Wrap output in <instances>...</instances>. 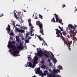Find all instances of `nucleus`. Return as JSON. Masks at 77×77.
Returning <instances> with one entry per match:
<instances>
[{
    "mask_svg": "<svg viewBox=\"0 0 77 77\" xmlns=\"http://www.w3.org/2000/svg\"><path fill=\"white\" fill-rule=\"evenodd\" d=\"M51 21H52V22H53V23H56V21L54 20V18H53L51 19Z\"/></svg>",
    "mask_w": 77,
    "mask_h": 77,
    "instance_id": "a211bd4d",
    "label": "nucleus"
},
{
    "mask_svg": "<svg viewBox=\"0 0 77 77\" xmlns=\"http://www.w3.org/2000/svg\"><path fill=\"white\" fill-rule=\"evenodd\" d=\"M59 16H57V17H55L56 21V23H57V22H58L59 21V19L58 18Z\"/></svg>",
    "mask_w": 77,
    "mask_h": 77,
    "instance_id": "dca6fc26",
    "label": "nucleus"
},
{
    "mask_svg": "<svg viewBox=\"0 0 77 77\" xmlns=\"http://www.w3.org/2000/svg\"><path fill=\"white\" fill-rule=\"evenodd\" d=\"M28 60H30V59H31V58H30V57H28Z\"/></svg>",
    "mask_w": 77,
    "mask_h": 77,
    "instance_id": "58836bf2",
    "label": "nucleus"
},
{
    "mask_svg": "<svg viewBox=\"0 0 77 77\" xmlns=\"http://www.w3.org/2000/svg\"><path fill=\"white\" fill-rule=\"evenodd\" d=\"M58 27L60 29V30L58 29H55V30H57V31H56V34H57L58 37H60V34L63 41H65V38L63 37V36H62V32H61V31H62V32H63V28H61V27H60V26H59Z\"/></svg>",
    "mask_w": 77,
    "mask_h": 77,
    "instance_id": "20e7f679",
    "label": "nucleus"
},
{
    "mask_svg": "<svg viewBox=\"0 0 77 77\" xmlns=\"http://www.w3.org/2000/svg\"><path fill=\"white\" fill-rule=\"evenodd\" d=\"M69 29H70V33L71 35L73 36V37H74L75 35H76V33L75 32H74V31H75V28L77 27L76 26V25H74V26H72V24H70L69 25Z\"/></svg>",
    "mask_w": 77,
    "mask_h": 77,
    "instance_id": "7ed1b4c3",
    "label": "nucleus"
},
{
    "mask_svg": "<svg viewBox=\"0 0 77 77\" xmlns=\"http://www.w3.org/2000/svg\"><path fill=\"white\" fill-rule=\"evenodd\" d=\"M6 30H7L8 32V33H9L10 32H11V26L9 25H9H8V26L7 27Z\"/></svg>",
    "mask_w": 77,
    "mask_h": 77,
    "instance_id": "9b49d317",
    "label": "nucleus"
},
{
    "mask_svg": "<svg viewBox=\"0 0 77 77\" xmlns=\"http://www.w3.org/2000/svg\"><path fill=\"white\" fill-rule=\"evenodd\" d=\"M38 58L36 56H35L34 58V62L33 63V65L31 62H28L25 65V67H30L32 68H34L35 67V64L37 63V61L38 60Z\"/></svg>",
    "mask_w": 77,
    "mask_h": 77,
    "instance_id": "f03ea898",
    "label": "nucleus"
},
{
    "mask_svg": "<svg viewBox=\"0 0 77 77\" xmlns=\"http://www.w3.org/2000/svg\"><path fill=\"white\" fill-rule=\"evenodd\" d=\"M22 40H23V41H24V38H22Z\"/></svg>",
    "mask_w": 77,
    "mask_h": 77,
    "instance_id": "09e8293b",
    "label": "nucleus"
},
{
    "mask_svg": "<svg viewBox=\"0 0 77 77\" xmlns=\"http://www.w3.org/2000/svg\"><path fill=\"white\" fill-rule=\"evenodd\" d=\"M44 61H43V62H42V63H44Z\"/></svg>",
    "mask_w": 77,
    "mask_h": 77,
    "instance_id": "680f3d73",
    "label": "nucleus"
},
{
    "mask_svg": "<svg viewBox=\"0 0 77 77\" xmlns=\"http://www.w3.org/2000/svg\"><path fill=\"white\" fill-rule=\"evenodd\" d=\"M51 66V64H50V66Z\"/></svg>",
    "mask_w": 77,
    "mask_h": 77,
    "instance_id": "0e129e2a",
    "label": "nucleus"
},
{
    "mask_svg": "<svg viewBox=\"0 0 77 77\" xmlns=\"http://www.w3.org/2000/svg\"><path fill=\"white\" fill-rule=\"evenodd\" d=\"M54 15L55 16V17H59V16H58V15H57L56 14H54Z\"/></svg>",
    "mask_w": 77,
    "mask_h": 77,
    "instance_id": "c756f323",
    "label": "nucleus"
},
{
    "mask_svg": "<svg viewBox=\"0 0 77 77\" xmlns=\"http://www.w3.org/2000/svg\"><path fill=\"white\" fill-rule=\"evenodd\" d=\"M27 43H26V42H25V44H27Z\"/></svg>",
    "mask_w": 77,
    "mask_h": 77,
    "instance_id": "4d7b16f0",
    "label": "nucleus"
},
{
    "mask_svg": "<svg viewBox=\"0 0 77 77\" xmlns=\"http://www.w3.org/2000/svg\"><path fill=\"white\" fill-rule=\"evenodd\" d=\"M32 31H33V32H34V31H35V30L33 29V30H32Z\"/></svg>",
    "mask_w": 77,
    "mask_h": 77,
    "instance_id": "bf43d9fd",
    "label": "nucleus"
},
{
    "mask_svg": "<svg viewBox=\"0 0 77 77\" xmlns=\"http://www.w3.org/2000/svg\"><path fill=\"white\" fill-rule=\"evenodd\" d=\"M14 11H16V10H14Z\"/></svg>",
    "mask_w": 77,
    "mask_h": 77,
    "instance_id": "774afa93",
    "label": "nucleus"
},
{
    "mask_svg": "<svg viewBox=\"0 0 77 77\" xmlns=\"http://www.w3.org/2000/svg\"><path fill=\"white\" fill-rule=\"evenodd\" d=\"M16 41H17V42H19L20 41V39H19V38L16 39Z\"/></svg>",
    "mask_w": 77,
    "mask_h": 77,
    "instance_id": "e433bc0d",
    "label": "nucleus"
},
{
    "mask_svg": "<svg viewBox=\"0 0 77 77\" xmlns=\"http://www.w3.org/2000/svg\"><path fill=\"white\" fill-rule=\"evenodd\" d=\"M75 9H77V8H76V7H75Z\"/></svg>",
    "mask_w": 77,
    "mask_h": 77,
    "instance_id": "e2e57ef3",
    "label": "nucleus"
},
{
    "mask_svg": "<svg viewBox=\"0 0 77 77\" xmlns=\"http://www.w3.org/2000/svg\"><path fill=\"white\" fill-rule=\"evenodd\" d=\"M40 21H37L36 22V24L37 26H39L40 24Z\"/></svg>",
    "mask_w": 77,
    "mask_h": 77,
    "instance_id": "f3484780",
    "label": "nucleus"
},
{
    "mask_svg": "<svg viewBox=\"0 0 77 77\" xmlns=\"http://www.w3.org/2000/svg\"><path fill=\"white\" fill-rule=\"evenodd\" d=\"M39 36V37H41V35H40Z\"/></svg>",
    "mask_w": 77,
    "mask_h": 77,
    "instance_id": "338daca9",
    "label": "nucleus"
},
{
    "mask_svg": "<svg viewBox=\"0 0 77 77\" xmlns=\"http://www.w3.org/2000/svg\"><path fill=\"white\" fill-rule=\"evenodd\" d=\"M37 37H38V38H39H39H40V37H39V35H37Z\"/></svg>",
    "mask_w": 77,
    "mask_h": 77,
    "instance_id": "37998d69",
    "label": "nucleus"
},
{
    "mask_svg": "<svg viewBox=\"0 0 77 77\" xmlns=\"http://www.w3.org/2000/svg\"><path fill=\"white\" fill-rule=\"evenodd\" d=\"M14 17L16 19H17L18 17H17V14H14Z\"/></svg>",
    "mask_w": 77,
    "mask_h": 77,
    "instance_id": "a878e982",
    "label": "nucleus"
},
{
    "mask_svg": "<svg viewBox=\"0 0 77 77\" xmlns=\"http://www.w3.org/2000/svg\"><path fill=\"white\" fill-rule=\"evenodd\" d=\"M10 35H11V36H14V32H11L10 34Z\"/></svg>",
    "mask_w": 77,
    "mask_h": 77,
    "instance_id": "aec40b11",
    "label": "nucleus"
},
{
    "mask_svg": "<svg viewBox=\"0 0 77 77\" xmlns=\"http://www.w3.org/2000/svg\"><path fill=\"white\" fill-rule=\"evenodd\" d=\"M57 77H61V76H57Z\"/></svg>",
    "mask_w": 77,
    "mask_h": 77,
    "instance_id": "13d9d810",
    "label": "nucleus"
},
{
    "mask_svg": "<svg viewBox=\"0 0 77 77\" xmlns=\"http://www.w3.org/2000/svg\"><path fill=\"white\" fill-rule=\"evenodd\" d=\"M46 74L48 75V71L46 70L44 71V73H43L42 72L41 75L42 77H44V76H45Z\"/></svg>",
    "mask_w": 77,
    "mask_h": 77,
    "instance_id": "9d476101",
    "label": "nucleus"
},
{
    "mask_svg": "<svg viewBox=\"0 0 77 77\" xmlns=\"http://www.w3.org/2000/svg\"><path fill=\"white\" fill-rule=\"evenodd\" d=\"M15 42L14 41H13L12 42H9V44L8 45V47L9 48H12V49L9 50V51L10 52V53L13 54L14 56H18L19 54V51H15L16 50V47L15 46V45H13V44H15Z\"/></svg>",
    "mask_w": 77,
    "mask_h": 77,
    "instance_id": "f257e3e1",
    "label": "nucleus"
},
{
    "mask_svg": "<svg viewBox=\"0 0 77 77\" xmlns=\"http://www.w3.org/2000/svg\"><path fill=\"white\" fill-rule=\"evenodd\" d=\"M45 45H47V43H46Z\"/></svg>",
    "mask_w": 77,
    "mask_h": 77,
    "instance_id": "052dcab7",
    "label": "nucleus"
},
{
    "mask_svg": "<svg viewBox=\"0 0 77 77\" xmlns=\"http://www.w3.org/2000/svg\"><path fill=\"white\" fill-rule=\"evenodd\" d=\"M42 41H43V42H44V43H45V44L46 43L45 42V41H44V39L42 40Z\"/></svg>",
    "mask_w": 77,
    "mask_h": 77,
    "instance_id": "a19ab883",
    "label": "nucleus"
},
{
    "mask_svg": "<svg viewBox=\"0 0 77 77\" xmlns=\"http://www.w3.org/2000/svg\"><path fill=\"white\" fill-rule=\"evenodd\" d=\"M2 16H3V14H2L1 15H0V17H2Z\"/></svg>",
    "mask_w": 77,
    "mask_h": 77,
    "instance_id": "473e14b6",
    "label": "nucleus"
},
{
    "mask_svg": "<svg viewBox=\"0 0 77 77\" xmlns=\"http://www.w3.org/2000/svg\"><path fill=\"white\" fill-rule=\"evenodd\" d=\"M24 12H27L26 11H25V10H23Z\"/></svg>",
    "mask_w": 77,
    "mask_h": 77,
    "instance_id": "6e6d98bb",
    "label": "nucleus"
},
{
    "mask_svg": "<svg viewBox=\"0 0 77 77\" xmlns=\"http://www.w3.org/2000/svg\"><path fill=\"white\" fill-rule=\"evenodd\" d=\"M31 26V31H32V29H33V28H34V27H33V26L32 25Z\"/></svg>",
    "mask_w": 77,
    "mask_h": 77,
    "instance_id": "7c9ffc66",
    "label": "nucleus"
},
{
    "mask_svg": "<svg viewBox=\"0 0 77 77\" xmlns=\"http://www.w3.org/2000/svg\"><path fill=\"white\" fill-rule=\"evenodd\" d=\"M36 74H38L39 75H41L42 72L40 71V68H38L37 69L36 71L35 72Z\"/></svg>",
    "mask_w": 77,
    "mask_h": 77,
    "instance_id": "1a4fd4ad",
    "label": "nucleus"
},
{
    "mask_svg": "<svg viewBox=\"0 0 77 77\" xmlns=\"http://www.w3.org/2000/svg\"><path fill=\"white\" fill-rule=\"evenodd\" d=\"M44 68H45V66Z\"/></svg>",
    "mask_w": 77,
    "mask_h": 77,
    "instance_id": "69168bd1",
    "label": "nucleus"
},
{
    "mask_svg": "<svg viewBox=\"0 0 77 77\" xmlns=\"http://www.w3.org/2000/svg\"><path fill=\"white\" fill-rule=\"evenodd\" d=\"M10 39H11V40H12L13 39V37H11V38H10Z\"/></svg>",
    "mask_w": 77,
    "mask_h": 77,
    "instance_id": "79ce46f5",
    "label": "nucleus"
},
{
    "mask_svg": "<svg viewBox=\"0 0 77 77\" xmlns=\"http://www.w3.org/2000/svg\"><path fill=\"white\" fill-rule=\"evenodd\" d=\"M31 23V19H28V23Z\"/></svg>",
    "mask_w": 77,
    "mask_h": 77,
    "instance_id": "bb28decb",
    "label": "nucleus"
},
{
    "mask_svg": "<svg viewBox=\"0 0 77 77\" xmlns=\"http://www.w3.org/2000/svg\"><path fill=\"white\" fill-rule=\"evenodd\" d=\"M58 68L59 69H63V68H62V66H61L60 65H59L58 66Z\"/></svg>",
    "mask_w": 77,
    "mask_h": 77,
    "instance_id": "2eb2a0df",
    "label": "nucleus"
},
{
    "mask_svg": "<svg viewBox=\"0 0 77 77\" xmlns=\"http://www.w3.org/2000/svg\"><path fill=\"white\" fill-rule=\"evenodd\" d=\"M18 36H16V39H18Z\"/></svg>",
    "mask_w": 77,
    "mask_h": 77,
    "instance_id": "f704fd0d",
    "label": "nucleus"
},
{
    "mask_svg": "<svg viewBox=\"0 0 77 77\" xmlns=\"http://www.w3.org/2000/svg\"><path fill=\"white\" fill-rule=\"evenodd\" d=\"M29 33H30V35H31V36H34V33H33L32 35V34L33 33V29L31 30V31L30 32H29Z\"/></svg>",
    "mask_w": 77,
    "mask_h": 77,
    "instance_id": "4468645a",
    "label": "nucleus"
},
{
    "mask_svg": "<svg viewBox=\"0 0 77 77\" xmlns=\"http://www.w3.org/2000/svg\"><path fill=\"white\" fill-rule=\"evenodd\" d=\"M29 24V26H30V27H31V26H32V24H31V23H28Z\"/></svg>",
    "mask_w": 77,
    "mask_h": 77,
    "instance_id": "cd10ccee",
    "label": "nucleus"
},
{
    "mask_svg": "<svg viewBox=\"0 0 77 77\" xmlns=\"http://www.w3.org/2000/svg\"><path fill=\"white\" fill-rule=\"evenodd\" d=\"M52 74H53V73L49 74V76H48L47 77H52Z\"/></svg>",
    "mask_w": 77,
    "mask_h": 77,
    "instance_id": "4be33fe9",
    "label": "nucleus"
},
{
    "mask_svg": "<svg viewBox=\"0 0 77 77\" xmlns=\"http://www.w3.org/2000/svg\"><path fill=\"white\" fill-rule=\"evenodd\" d=\"M34 14H35V13H34V14H33L32 17H34Z\"/></svg>",
    "mask_w": 77,
    "mask_h": 77,
    "instance_id": "603ef678",
    "label": "nucleus"
},
{
    "mask_svg": "<svg viewBox=\"0 0 77 77\" xmlns=\"http://www.w3.org/2000/svg\"><path fill=\"white\" fill-rule=\"evenodd\" d=\"M16 26H20V25L17 24H16Z\"/></svg>",
    "mask_w": 77,
    "mask_h": 77,
    "instance_id": "a18cd8bd",
    "label": "nucleus"
},
{
    "mask_svg": "<svg viewBox=\"0 0 77 77\" xmlns=\"http://www.w3.org/2000/svg\"><path fill=\"white\" fill-rule=\"evenodd\" d=\"M23 29H26V30H27V27H23Z\"/></svg>",
    "mask_w": 77,
    "mask_h": 77,
    "instance_id": "72a5a7b5",
    "label": "nucleus"
},
{
    "mask_svg": "<svg viewBox=\"0 0 77 77\" xmlns=\"http://www.w3.org/2000/svg\"><path fill=\"white\" fill-rule=\"evenodd\" d=\"M65 41H63V42H64L65 44H66V45H67V47H68L69 50H71V48H70V47H71V46L70 45L71 42L70 41H68L67 42H65Z\"/></svg>",
    "mask_w": 77,
    "mask_h": 77,
    "instance_id": "6e6552de",
    "label": "nucleus"
},
{
    "mask_svg": "<svg viewBox=\"0 0 77 77\" xmlns=\"http://www.w3.org/2000/svg\"><path fill=\"white\" fill-rule=\"evenodd\" d=\"M53 61L54 62H55V63H57V60H56V59L54 60Z\"/></svg>",
    "mask_w": 77,
    "mask_h": 77,
    "instance_id": "c85d7f7f",
    "label": "nucleus"
},
{
    "mask_svg": "<svg viewBox=\"0 0 77 77\" xmlns=\"http://www.w3.org/2000/svg\"><path fill=\"white\" fill-rule=\"evenodd\" d=\"M52 77H56V76L55 75H53L52 76Z\"/></svg>",
    "mask_w": 77,
    "mask_h": 77,
    "instance_id": "ea45409f",
    "label": "nucleus"
},
{
    "mask_svg": "<svg viewBox=\"0 0 77 77\" xmlns=\"http://www.w3.org/2000/svg\"><path fill=\"white\" fill-rule=\"evenodd\" d=\"M18 14H21V12H19Z\"/></svg>",
    "mask_w": 77,
    "mask_h": 77,
    "instance_id": "8fccbe9b",
    "label": "nucleus"
},
{
    "mask_svg": "<svg viewBox=\"0 0 77 77\" xmlns=\"http://www.w3.org/2000/svg\"><path fill=\"white\" fill-rule=\"evenodd\" d=\"M39 39L40 40V41H42V40H43L42 37H40V38H39Z\"/></svg>",
    "mask_w": 77,
    "mask_h": 77,
    "instance_id": "2f4dec72",
    "label": "nucleus"
},
{
    "mask_svg": "<svg viewBox=\"0 0 77 77\" xmlns=\"http://www.w3.org/2000/svg\"><path fill=\"white\" fill-rule=\"evenodd\" d=\"M17 48L19 49V50H23L24 49V46H23V43L20 42L19 44V46H18Z\"/></svg>",
    "mask_w": 77,
    "mask_h": 77,
    "instance_id": "0eeeda50",
    "label": "nucleus"
},
{
    "mask_svg": "<svg viewBox=\"0 0 77 77\" xmlns=\"http://www.w3.org/2000/svg\"><path fill=\"white\" fill-rule=\"evenodd\" d=\"M31 38H32V37H29V38H28V39H29H29H31Z\"/></svg>",
    "mask_w": 77,
    "mask_h": 77,
    "instance_id": "49530a36",
    "label": "nucleus"
},
{
    "mask_svg": "<svg viewBox=\"0 0 77 77\" xmlns=\"http://www.w3.org/2000/svg\"><path fill=\"white\" fill-rule=\"evenodd\" d=\"M58 21H59L58 23H60V24H61V23H62V20L60 19Z\"/></svg>",
    "mask_w": 77,
    "mask_h": 77,
    "instance_id": "393cba45",
    "label": "nucleus"
},
{
    "mask_svg": "<svg viewBox=\"0 0 77 77\" xmlns=\"http://www.w3.org/2000/svg\"><path fill=\"white\" fill-rule=\"evenodd\" d=\"M35 20L38 19V17H37V16H36V15H35Z\"/></svg>",
    "mask_w": 77,
    "mask_h": 77,
    "instance_id": "4c0bfd02",
    "label": "nucleus"
},
{
    "mask_svg": "<svg viewBox=\"0 0 77 77\" xmlns=\"http://www.w3.org/2000/svg\"><path fill=\"white\" fill-rule=\"evenodd\" d=\"M33 47H35H35H36L34 45H33Z\"/></svg>",
    "mask_w": 77,
    "mask_h": 77,
    "instance_id": "864d4df0",
    "label": "nucleus"
},
{
    "mask_svg": "<svg viewBox=\"0 0 77 77\" xmlns=\"http://www.w3.org/2000/svg\"><path fill=\"white\" fill-rule=\"evenodd\" d=\"M13 12H14V14H16V13H15V12L14 11Z\"/></svg>",
    "mask_w": 77,
    "mask_h": 77,
    "instance_id": "3c124183",
    "label": "nucleus"
},
{
    "mask_svg": "<svg viewBox=\"0 0 77 77\" xmlns=\"http://www.w3.org/2000/svg\"><path fill=\"white\" fill-rule=\"evenodd\" d=\"M75 11H77V9H75Z\"/></svg>",
    "mask_w": 77,
    "mask_h": 77,
    "instance_id": "de8ad7c7",
    "label": "nucleus"
},
{
    "mask_svg": "<svg viewBox=\"0 0 77 77\" xmlns=\"http://www.w3.org/2000/svg\"><path fill=\"white\" fill-rule=\"evenodd\" d=\"M25 42H26V43H28V42L29 43V40L28 39V40H26Z\"/></svg>",
    "mask_w": 77,
    "mask_h": 77,
    "instance_id": "b1692460",
    "label": "nucleus"
},
{
    "mask_svg": "<svg viewBox=\"0 0 77 77\" xmlns=\"http://www.w3.org/2000/svg\"><path fill=\"white\" fill-rule=\"evenodd\" d=\"M49 71H51V69H49Z\"/></svg>",
    "mask_w": 77,
    "mask_h": 77,
    "instance_id": "5fc2aeb1",
    "label": "nucleus"
},
{
    "mask_svg": "<svg viewBox=\"0 0 77 77\" xmlns=\"http://www.w3.org/2000/svg\"><path fill=\"white\" fill-rule=\"evenodd\" d=\"M38 26H39L40 29V33H41L42 35H44V34L43 32L44 29H43V26L42 25V23H40Z\"/></svg>",
    "mask_w": 77,
    "mask_h": 77,
    "instance_id": "423d86ee",
    "label": "nucleus"
},
{
    "mask_svg": "<svg viewBox=\"0 0 77 77\" xmlns=\"http://www.w3.org/2000/svg\"><path fill=\"white\" fill-rule=\"evenodd\" d=\"M48 62L49 63H50V60L49 59H48Z\"/></svg>",
    "mask_w": 77,
    "mask_h": 77,
    "instance_id": "c9c22d12",
    "label": "nucleus"
},
{
    "mask_svg": "<svg viewBox=\"0 0 77 77\" xmlns=\"http://www.w3.org/2000/svg\"><path fill=\"white\" fill-rule=\"evenodd\" d=\"M15 23L13 21V23H12V25H13V26H14V27H15Z\"/></svg>",
    "mask_w": 77,
    "mask_h": 77,
    "instance_id": "412c9836",
    "label": "nucleus"
},
{
    "mask_svg": "<svg viewBox=\"0 0 77 77\" xmlns=\"http://www.w3.org/2000/svg\"><path fill=\"white\" fill-rule=\"evenodd\" d=\"M58 71L59 72H60V71L58 70L54 69L53 70V72L54 74H56V73H57Z\"/></svg>",
    "mask_w": 77,
    "mask_h": 77,
    "instance_id": "ddd939ff",
    "label": "nucleus"
},
{
    "mask_svg": "<svg viewBox=\"0 0 77 77\" xmlns=\"http://www.w3.org/2000/svg\"><path fill=\"white\" fill-rule=\"evenodd\" d=\"M16 30L17 31V32H21V33H24L25 32L24 30H22L21 29H20L18 28H16Z\"/></svg>",
    "mask_w": 77,
    "mask_h": 77,
    "instance_id": "f8f14e48",
    "label": "nucleus"
},
{
    "mask_svg": "<svg viewBox=\"0 0 77 77\" xmlns=\"http://www.w3.org/2000/svg\"><path fill=\"white\" fill-rule=\"evenodd\" d=\"M51 54L52 56H53V53H52V52H51Z\"/></svg>",
    "mask_w": 77,
    "mask_h": 77,
    "instance_id": "c03bdc74",
    "label": "nucleus"
},
{
    "mask_svg": "<svg viewBox=\"0 0 77 77\" xmlns=\"http://www.w3.org/2000/svg\"><path fill=\"white\" fill-rule=\"evenodd\" d=\"M47 54V52H43L42 50H40V51H39L38 53L36 54L38 56H40V57H42V54H44L45 56H46L47 58H48V57H49V56Z\"/></svg>",
    "mask_w": 77,
    "mask_h": 77,
    "instance_id": "39448f33",
    "label": "nucleus"
},
{
    "mask_svg": "<svg viewBox=\"0 0 77 77\" xmlns=\"http://www.w3.org/2000/svg\"><path fill=\"white\" fill-rule=\"evenodd\" d=\"M39 18H41V19H43L42 16L40 14H39Z\"/></svg>",
    "mask_w": 77,
    "mask_h": 77,
    "instance_id": "5701e85b",
    "label": "nucleus"
},
{
    "mask_svg": "<svg viewBox=\"0 0 77 77\" xmlns=\"http://www.w3.org/2000/svg\"><path fill=\"white\" fill-rule=\"evenodd\" d=\"M30 32H28V33L26 34V38H27L28 37V36H29V35H30Z\"/></svg>",
    "mask_w": 77,
    "mask_h": 77,
    "instance_id": "6ab92c4d",
    "label": "nucleus"
}]
</instances>
